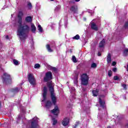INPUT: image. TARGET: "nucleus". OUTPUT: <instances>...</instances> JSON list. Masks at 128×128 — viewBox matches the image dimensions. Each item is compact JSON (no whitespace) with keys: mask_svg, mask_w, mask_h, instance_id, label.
<instances>
[{"mask_svg":"<svg viewBox=\"0 0 128 128\" xmlns=\"http://www.w3.org/2000/svg\"><path fill=\"white\" fill-rule=\"evenodd\" d=\"M105 42H106V40H102L99 44V47L103 48V46H104Z\"/></svg>","mask_w":128,"mask_h":128,"instance_id":"19","label":"nucleus"},{"mask_svg":"<svg viewBox=\"0 0 128 128\" xmlns=\"http://www.w3.org/2000/svg\"><path fill=\"white\" fill-rule=\"evenodd\" d=\"M48 86L49 88V90L50 92L51 100H52V102L54 105H55L56 103V94L54 92V87H52V84H49Z\"/></svg>","mask_w":128,"mask_h":128,"instance_id":"2","label":"nucleus"},{"mask_svg":"<svg viewBox=\"0 0 128 128\" xmlns=\"http://www.w3.org/2000/svg\"><path fill=\"white\" fill-rule=\"evenodd\" d=\"M76 82H78V81L76 80Z\"/></svg>","mask_w":128,"mask_h":128,"instance_id":"48","label":"nucleus"},{"mask_svg":"<svg viewBox=\"0 0 128 128\" xmlns=\"http://www.w3.org/2000/svg\"><path fill=\"white\" fill-rule=\"evenodd\" d=\"M13 62L15 66H18L20 64V63L18 62V61L16 59H14L13 60Z\"/></svg>","mask_w":128,"mask_h":128,"instance_id":"24","label":"nucleus"},{"mask_svg":"<svg viewBox=\"0 0 128 128\" xmlns=\"http://www.w3.org/2000/svg\"><path fill=\"white\" fill-rule=\"evenodd\" d=\"M112 70L108 71V76H110L112 74Z\"/></svg>","mask_w":128,"mask_h":128,"instance_id":"34","label":"nucleus"},{"mask_svg":"<svg viewBox=\"0 0 128 128\" xmlns=\"http://www.w3.org/2000/svg\"><path fill=\"white\" fill-rule=\"evenodd\" d=\"M128 49L126 48L124 50L123 56H128Z\"/></svg>","mask_w":128,"mask_h":128,"instance_id":"22","label":"nucleus"},{"mask_svg":"<svg viewBox=\"0 0 128 128\" xmlns=\"http://www.w3.org/2000/svg\"><path fill=\"white\" fill-rule=\"evenodd\" d=\"M112 70L114 72H116L117 69L116 68H113Z\"/></svg>","mask_w":128,"mask_h":128,"instance_id":"39","label":"nucleus"},{"mask_svg":"<svg viewBox=\"0 0 128 128\" xmlns=\"http://www.w3.org/2000/svg\"><path fill=\"white\" fill-rule=\"evenodd\" d=\"M2 80L4 84H12V77H10V75L6 72L4 73L2 76Z\"/></svg>","mask_w":128,"mask_h":128,"instance_id":"3","label":"nucleus"},{"mask_svg":"<svg viewBox=\"0 0 128 128\" xmlns=\"http://www.w3.org/2000/svg\"><path fill=\"white\" fill-rule=\"evenodd\" d=\"M116 64V62H112V66H114Z\"/></svg>","mask_w":128,"mask_h":128,"instance_id":"40","label":"nucleus"},{"mask_svg":"<svg viewBox=\"0 0 128 128\" xmlns=\"http://www.w3.org/2000/svg\"><path fill=\"white\" fill-rule=\"evenodd\" d=\"M52 106V102L50 100H48L46 102L45 106L46 108H50V106Z\"/></svg>","mask_w":128,"mask_h":128,"instance_id":"11","label":"nucleus"},{"mask_svg":"<svg viewBox=\"0 0 128 128\" xmlns=\"http://www.w3.org/2000/svg\"><path fill=\"white\" fill-rule=\"evenodd\" d=\"M31 30L32 32H36V28L34 24H31Z\"/></svg>","mask_w":128,"mask_h":128,"instance_id":"17","label":"nucleus"},{"mask_svg":"<svg viewBox=\"0 0 128 128\" xmlns=\"http://www.w3.org/2000/svg\"><path fill=\"white\" fill-rule=\"evenodd\" d=\"M53 120V126H56V122H58V121L55 119H52Z\"/></svg>","mask_w":128,"mask_h":128,"instance_id":"33","label":"nucleus"},{"mask_svg":"<svg viewBox=\"0 0 128 128\" xmlns=\"http://www.w3.org/2000/svg\"><path fill=\"white\" fill-rule=\"evenodd\" d=\"M122 86L124 88V90H126V84H123Z\"/></svg>","mask_w":128,"mask_h":128,"instance_id":"37","label":"nucleus"},{"mask_svg":"<svg viewBox=\"0 0 128 128\" xmlns=\"http://www.w3.org/2000/svg\"><path fill=\"white\" fill-rule=\"evenodd\" d=\"M73 40H80V35L77 34L72 38Z\"/></svg>","mask_w":128,"mask_h":128,"instance_id":"27","label":"nucleus"},{"mask_svg":"<svg viewBox=\"0 0 128 128\" xmlns=\"http://www.w3.org/2000/svg\"><path fill=\"white\" fill-rule=\"evenodd\" d=\"M25 20L26 22H32V18L30 16H28L26 18Z\"/></svg>","mask_w":128,"mask_h":128,"instance_id":"12","label":"nucleus"},{"mask_svg":"<svg viewBox=\"0 0 128 128\" xmlns=\"http://www.w3.org/2000/svg\"><path fill=\"white\" fill-rule=\"evenodd\" d=\"M124 28H128V20L126 21V22H125V24L124 25Z\"/></svg>","mask_w":128,"mask_h":128,"instance_id":"31","label":"nucleus"},{"mask_svg":"<svg viewBox=\"0 0 128 128\" xmlns=\"http://www.w3.org/2000/svg\"><path fill=\"white\" fill-rule=\"evenodd\" d=\"M38 118L36 117H34L32 120H30L29 122L31 123L30 128H39L38 122Z\"/></svg>","mask_w":128,"mask_h":128,"instance_id":"5","label":"nucleus"},{"mask_svg":"<svg viewBox=\"0 0 128 128\" xmlns=\"http://www.w3.org/2000/svg\"><path fill=\"white\" fill-rule=\"evenodd\" d=\"M126 70H128V64L127 65V68H126Z\"/></svg>","mask_w":128,"mask_h":128,"instance_id":"44","label":"nucleus"},{"mask_svg":"<svg viewBox=\"0 0 128 128\" xmlns=\"http://www.w3.org/2000/svg\"><path fill=\"white\" fill-rule=\"evenodd\" d=\"M80 124V122H76L75 126H73V128H76V127Z\"/></svg>","mask_w":128,"mask_h":128,"instance_id":"32","label":"nucleus"},{"mask_svg":"<svg viewBox=\"0 0 128 128\" xmlns=\"http://www.w3.org/2000/svg\"><path fill=\"white\" fill-rule=\"evenodd\" d=\"M98 56H101L100 53V52H98Z\"/></svg>","mask_w":128,"mask_h":128,"instance_id":"41","label":"nucleus"},{"mask_svg":"<svg viewBox=\"0 0 128 128\" xmlns=\"http://www.w3.org/2000/svg\"><path fill=\"white\" fill-rule=\"evenodd\" d=\"M22 16L24 13L20 11L18 15L16 22L18 24V27L17 31V36H19L20 40H26L28 38V32L30 30V26L26 24L22 25Z\"/></svg>","mask_w":128,"mask_h":128,"instance_id":"1","label":"nucleus"},{"mask_svg":"<svg viewBox=\"0 0 128 128\" xmlns=\"http://www.w3.org/2000/svg\"><path fill=\"white\" fill-rule=\"evenodd\" d=\"M72 60L74 62H76V56H73L72 57Z\"/></svg>","mask_w":128,"mask_h":128,"instance_id":"28","label":"nucleus"},{"mask_svg":"<svg viewBox=\"0 0 128 128\" xmlns=\"http://www.w3.org/2000/svg\"><path fill=\"white\" fill-rule=\"evenodd\" d=\"M51 70H53L54 72H56V68L54 67H52Z\"/></svg>","mask_w":128,"mask_h":128,"instance_id":"35","label":"nucleus"},{"mask_svg":"<svg viewBox=\"0 0 128 128\" xmlns=\"http://www.w3.org/2000/svg\"><path fill=\"white\" fill-rule=\"evenodd\" d=\"M52 80V73L51 72H47L44 77V82H48V80Z\"/></svg>","mask_w":128,"mask_h":128,"instance_id":"7","label":"nucleus"},{"mask_svg":"<svg viewBox=\"0 0 128 128\" xmlns=\"http://www.w3.org/2000/svg\"><path fill=\"white\" fill-rule=\"evenodd\" d=\"M28 78L30 84H32V86H35V84H36V78H34V74H28Z\"/></svg>","mask_w":128,"mask_h":128,"instance_id":"6","label":"nucleus"},{"mask_svg":"<svg viewBox=\"0 0 128 128\" xmlns=\"http://www.w3.org/2000/svg\"><path fill=\"white\" fill-rule=\"evenodd\" d=\"M114 80H118V76H114Z\"/></svg>","mask_w":128,"mask_h":128,"instance_id":"36","label":"nucleus"},{"mask_svg":"<svg viewBox=\"0 0 128 128\" xmlns=\"http://www.w3.org/2000/svg\"><path fill=\"white\" fill-rule=\"evenodd\" d=\"M99 103L100 105V106H102V108H104V102L102 101V99H100V98H99Z\"/></svg>","mask_w":128,"mask_h":128,"instance_id":"18","label":"nucleus"},{"mask_svg":"<svg viewBox=\"0 0 128 128\" xmlns=\"http://www.w3.org/2000/svg\"><path fill=\"white\" fill-rule=\"evenodd\" d=\"M38 30H39L40 32H42V28L40 24L38 25Z\"/></svg>","mask_w":128,"mask_h":128,"instance_id":"25","label":"nucleus"},{"mask_svg":"<svg viewBox=\"0 0 128 128\" xmlns=\"http://www.w3.org/2000/svg\"><path fill=\"white\" fill-rule=\"evenodd\" d=\"M6 40H8V36H6Z\"/></svg>","mask_w":128,"mask_h":128,"instance_id":"42","label":"nucleus"},{"mask_svg":"<svg viewBox=\"0 0 128 128\" xmlns=\"http://www.w3.org/2000/svg\"><path fill=\"white\" fill-rule=\"evenodd\" d=\"M71 90L72 92H74L76 90V88H74V87H72Z\"/></svg>","mask_w":128,"mask_h":128,"instance_id":"38","label":"nucleus"},{"mask_svg":"<svg viewBox=\"0 0 128 128\" xmlns=\"http://www.w3.org/2000/svg\"><path fill=\"white\" fill-rule=\"evenodd\" d=\"M46 94H48V89L46 88V87L44 86L43 89V94H42V96L44 100H42V102H44L46 100Z\"/></svg>","mask_w":128,"mask_h":128,"instance_id":"8","label":"nucleus"},{"mask_svg":"<svg viewBox=\"0 0 128 128\" xmlns=\"http://www.w3.org/2000/svg\"><path fill=\"white\" fill-rule=\"evenodd\" d=\"M76 2H80V0H75Z\"/></svg>","mask_w":128,"mask_h":128,"instance_id":"46","label":"nucleus"},{"mask_svg":"<svg viewBox=\"0 0 128 128\" xmlns=\"http://www.w3.org/2000/svg\"><path fill=\"white\" fill-rule=\"evenodd\" d=\"M51 112L54 114L55 116H58L60 112V110H58V106H55L54 108L51 110Z\"/></svg>","mask_w":128,"mask_h":128,"instance_id":"10","label":"nucleus"},{"mask_svg":"<svg viewBox=\"0 0 128 128\" xmlns=\"http://www.w3.org/2000/svg\"><path fill=\"white\" fill-rule=\"evenodd\" d=\"M96 66H98L96 65V64L94 62L91 64V68H96Z\"/></svg>","mask_w":128,"mask_h":128,"instance_id":"26","label":"nucleus"},{"mask_svg":"<svg viewBox=\"0 0 128 128\" xmlns=\"http://www.w3.org/2000/svg\"><path fill=\"white\" fill-rule=\"evenodd\" d=\"M92 92L94 96H98V89L93 90Z\"/></svg>","mask_w":128,"mask_h":128,"instance_id":"14","label":"nucleus"},{"mask_svg":"<svg viewBox=\"0 0 128 128\" xmlns=\"http://www.w3.org/2000/svg\"><path fill=\"white\" fill-rule=\"evenodd\" d=\"M107 128H110V126H108Z\"/></svg>","mask_w":128,"mask_h":128,"instance_id":"47","label":"nucleus"},{"mask_svg":"<svg viewBox=\"0 0 128 128\" xmlns=\"http://www.w3.org/2000/svg\"><path fill=\"white\" fill-rule=\"evenodd\" d=\"M46 48L49 52H54V50L51 49L50 46L48 44L46 45Z\"/></svg>","mask_w":128,"mask_h":128,"instance_id":"16","label":"nucleus"},{"mask_svg":"<svg viewBox=\"0 0 128 128\" xmlns=\"http://www.w3.org/2000/svg\"><path fill=\"white\" fill-rule=\"evenodd\" d=\"M60 10V6H57L56 8H55V10L56 12H58V10Z\"/></svg>","mask_w":128,"mask_h":128,"instance_id":"30","label":"nucleus"},{"mask_svg":"<svg viewBox=\"0 0 128 128\" xmlns=\"http://www.w3.org/2000/svg\"><path fill=\"white\" fill-rule=\"evenodd\" d=\"M2 108V102L0 101V108Z\"/></svg>","mask_w":128,"mask_h":128,"instance_id":"43","label":"nucleus"},{"mask_svg":"<svg viewBox=\"0 0 128 128\" xmlns=\"http://www.w3.org/2000/svg\"><path fill=\"white\" fill-rule=\"evenodd\" d=\"M68 124H70V118H66L62 120V124L64 126H68Z\"/></svg>","mask_w":128,"mask_h":128,"instance_id":"9","label":"nucleus"},{"mask_svg":"<svg viewBox=\"0 0 128 128\" xmlns=\"http://www.w3.org/2000/svg\"><path fill=\"white\" fill-rule=\"evenodd\" d=\"M28 10H32V4L31 2H28Z\"/></svg>","mask_w":128,"mask_h":128,"instance_id":"23","label":"nucleus"},{"mask_svg":"<svg viewBox=\"0 0 128 128\" xmlns=\"http://www.w3.org/2000/svg\"><path fill=\"white\" fill-rule=\"evenodd\" d=\"M18 120H20V116L18 117Z\"/></svg>","mask_w":128,"mask_h":128,"instance_id":"45","label":"nucleus"},{"mask_svg":"<svg viewBox=\"0 0 128 128\" xmlns=\"http://www.w3.org/2000/svg\"><path fill=\"white\" fill-rule=\"evenodd\" d=\"M107 62L108 64H110L112 62V56H110V54H108V56L107 57Z\"/></svg>","mask_w":128,"mask_h":128,"instance_id":"15","label":"nucleus"},{"mask_svg":"<svg viewBox=\"0 0 128 128\" xmlns=\"http://www.w3.org/2000/svg\"><path fill=\"white\" fill-rule=\"evenodd\" d=\"M34 68H40V65L38 64H36L34 65Z\"/></svg>","mask_w":128,"mask_h":128,"instance_id":"29","label":"nucleus"},{"mask_svg":"<svg viewBox=\"0 0 128 128\" xmlns=\"http://www.w3.org/2000/svg\"><path fill=\"white\" fill-rule=\"evenodd\" d=\"M91 28L92 30H98V26L94 23H92L91 24Z\"/></svg>","mask_w":128,"mask_h":128,"instance_id":"13","label":"nucleus"},{"mask_svg":"<svg viewBox=\"0 0 128 128\" xmlns=\"http://www.w3.org/2000/svg\"><path fill=\"white\" fill-rule=\"evenodd\" d=\"M88 76L86 74H84L81 76V84L83 86H88Z\"/></svg>","mask_w":128,"mask_h":128,"instance_id":"4","label":"nucleus"},{"mask_svg":"<svg viewBox=\"0 0 128 128\" xmlns=\"http://www.w3.org/2000/svg\"><path fill=\"white\" fill-rule=\"evenodd\" d=\"M70 10L73 12L74 13L76 12V10H78V8H76L74 6H72L70 8Z\"/></svg>","mask_w":128,"mask_h":128,"instance_id":"20","label":"nucleus"},{"mask_svg":"<svg viewBox=\"0 0 128 128\" xmlns=\"http://www.w3.org/2000/svg\"><path fill=\"white\" fill-rule=\"evenodd\" d=\"M20 92V88L16 87L12 90V92L14 94H16V92Z\"/></svg>","mask_w":128,"mask_h":128,"instance_id":"21","label":"nucleus"}]
</instances>
